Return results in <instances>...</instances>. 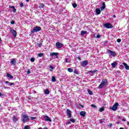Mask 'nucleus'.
I'll return each mask as SVG.
<instances>
[{
  "label": "nucleus",
  "instance_id": "nucleus-1",
  "mask_svg": "<svg viewBox=\"0 0 129 129\" xmlns=\"http://www.w3.org/2000/svg\"><path fill=\"white\" fill-rule=\"evenodd\" d=\"M21 120L23 123H26V122H28L30 120V118H29V115L27 114V113L24 114L22 115L21 118Z\"/></svg>",
  "mask_w": 129,
  "mask_h": 129
},
{
  "label": "nucleus",
  "instance_id": "nucleus-2",
  "mask_svg": "<svg viewBox=\"0 0 129 129\" xmlns=\"http://www.w3.org/2000/svg\"><path fill=\"white\" fill-rule=\"evenodd\" d=\"M107 80L106 79H103L102 80V82L101 84L99 85L98 86V89H101V88H103V87H105L106 85H107Z\"/></svg>",
  "mask_w": 129,
  "mask_h": 129
},
{
  "label": "nucleus",
  "instance_id": "nucleus-3",
  "mask_svg": "<svg viewBox=\"0 0 129 129\" xmlns=\"http://www.w3.org/2000/svg\"><path fill=\"white\" fill-rule=\"evenodd\" d=\"M107 52L109 53V57H115V56H116V53H115V51H113L112 50L108 49Z\"/></svg>",
  "mask_w": 129,
  "mask_h": 129
},
{
  "label": "nucleus",
  "instance_id": "nucleus-4",
  "mask_svg": "<svg viewBox=\"0 0 129 129\" xmlns=\"http://www.w3.org/2000/svg\"><path fill=\"white\" fill-rule=\"evenodd\" d=\"M118 105H119V104L117 102H116L114 103L113 107H110V108L113 111H116V109H117V107Z\"/></svg>",
  "mask_w": 129,
  "mask_h": 129
},
{
  "label": "nucleus",
  "instance_id": "nucleus-5",
  "mask_svg": "<svg viewBox=\"0 0 129 129\" xmlns=\"http://www.w3.org/2000/svg\"><path fill=\"white\" fill-rule=\"evenodd\" d=\"M41 30H42V28H41V27L39 26H36L33 29L31 32L32 33H36V32H40Z\"/></svg>",
  "mask_w": 129,
  "mask_h": 129
},
{
  "label": "nucleus",
  "instance_id": "nucleus-6",
  "mask_svg": "<svg viewBox=\"0 0 129 129\" xmlns=\"http://www.w3.org/2000/svg\"><path fill=\"white\" fill-rule=\"evenodd\" d=\"M103 27L106 28L107 29H111L113 28V26L110 23H106L103 25Z\"/></svg>",
  "mask_w": 129,
  "mask_h": 129
},
{
  "label": "nucleus",
  "instance_id": "nucleus-7",
  "mask_svg": "<svg viewBox=\"0 0 129 129\" xmlns=\"http://www.w3.org/2000/svg\"><path fill=\"white\" fill-rule=\"evenodd\" d=\"M55 46L58 49H61V48L63 47V44L59 42H57L55 44Z\"/></svg>",
  "mask_w": 129,
  "mask_h": 129
},
{
  "label": "nucleus",
  "instance_id": "nucleus-8",
  "mask_svg": "<svg viewBox=\"0 0 129 129\" xmlns=\"http://www.w3.org/2000/svg\"><path fill=\"white\" fill-rule=\"evenodd\" d=\"M67 114L68 115V117H69V118H71L72 114H71V111L70 110L68 109L67 110Z\"/></svg>",
  "mask_w": 129,
  "mask_h": 129
},
{
  "label": "nucleus",
  "instance_id": "nucleus-9",
  "mask_svg": "<svg viewBox=\"0 0 129 129\" xmlns=\"http://www.w3.org/2000/svg\"><path fill=\"white\" fill-rule=\"evenodd\" d=\"M43 119L46 121H52V120L48 116H43Z\"/></svg>",
  "mask_w": 129,
  "mask_h": 129
},
{
  "label": "nucleus",
  "instance_id": "nucleus-10",
  "mask_svg": "<svg viewBox=\"0 0 129 129\" xmlns=\"http://www.w3.org/2000/svg\"><path fill=\"white\" fill-rule=\"evenodd\" d=\"M88 64V61L87 60H85L82 62L81 65L83 67H85Z\"/></svg>",
  "mask_w": 129,
  "mask_h": 129
},
{
  "label": "nucleus",
  "instance_id": "nucleus-11",
  "mask_svg": "<svg viewBox=\"0 0 129 129\" xmlns=\"http://www.w3.org/2000/svg\"><path fill=\"white\" fill-rule=\"evenodd\" d=\"M95 12L97 15H100V14L101 13V11L99 8H97L95 9Z\"/></svg>",
  "mask_w": 129,
  "mask_h": 129
},
{
  "label": "nucleus",
  "instance_id": "nucleus-12",
  "mask_svg": "<svg viewBox=\"0 0 129 129\" xmlns=\"http://www.w3.org/2000/svg\"><path fill=\"white\" fill-rule=\"evenodd\" d=\"M10 63L11 64V65H16V64L17 63L16 59H11V60L10 61Z\"/></svg>",
  "mask_w": 129,
  "mask_h": 129
},
{
  "label": "nucleus",
  "instance_id": "nucleus-13",
  "mask_svg": "<svg viewBox=\"0 0 129 129\" xmlns=\"http://www.w3.org/2000/svg\"><path fill=\"white\" fill-rule=\"evenodd\" d=\"M11 32H12V34L13 35V36H14V37H17V31H16V30H11Z\"/></svg>",
  "mask_w": 129,
  "mask_h": 129
},
{
  "label": "nucleus",
  "instance_id": "nucleus-14",
  "mask_svg": "<svg viewBox=\"0 0 129 129\" xmlns=\"http://www.w3.org/2000/svg\"><path fill=\"white\" fill-rule=\"evenodd\" d=\"M50 56H55L56 58H58V53L52 52L50 54Z\"/></svg>",
  "mask_w": 129,
  "mask_h": 129
},
{
  "label": "nucleus",
  "instance_id": "nucleus-15",
  "mask_svg": "<svg viewBox=\"0 0 129 129\" xmlns=\"http://www.w3.org/2000/svg\"><path fill=\"white\" fill-rule=\"evenodd\" d=\"M122 64L124 66L125 69H126V70H129V66L127 65V64H126V63L123 62Z\"/></svg>",
  "mask_w": 129,
  "mask_h": 129
},
{
  "label": "nucleus",
  "instance_id": "nucleus-16",
  "mask_svg": "<svg viewBox=\"0 0 129 129\" xmlns=\"http://www.w3.org/2000/svg\"><path fill=\"white\" fill-rule=\"evenodd\" d=\"M5 83L6 84H8V86H12V85H15V83H10V82L9 81H6L5 82Z\"/></svg>",
  "mask_w": 129,
  "mask_h": 129
},
{
  "label": "nucleus",
  "instance_id": "nucleus-17",
  "mask_svg": "<svg viewBox=\"0 0 129 129\" xmlns=\"http://www.w3.org/2000/svg\"><path fill=\"white\" fill-rule=\"evenodd\" d=\"M80 115H81L82 116H83V117H84V116H85L86 114V112L85 111H81L80 113Z\"/></svg>",
  "mask_w": 129,
  "mask_h": 129
},
{
  "label": "nucleus",
  "instance_id": "nucleus-18",
  "mask_svg": "<svg viewBox=\"0 0 129 129\" xmlns=\"http://www.w3.org/2000/svg\"><path fill=\"white\" fill-rule=\"evenodd\" d=\"M116 65H117V63H116L115 61L111 63V66L113 67V68H115Z\"/></svg>",
  "mask_w": 129,
  "mask_h": 129
},
{
  "label": "nucleus",
  "instance_id": "nucleus-19",
  "mask_svg": "<svg viewBox=\"0 0 129 129\" xmlns=\"http://www.w3.org/2000/svg\"><path fill=\"white\" fill-rule=\"evenodd\" d=\"M7 77L10 78L11 79H13V78H14V77H13V76H12V75L10 74L9 73H7Z\"/></svg>",
  "mask_w": 129,
  "mask_h": 129
},
{
  "label": "nucleus",
  "instance_id": "nucleus-20",
  "mask_svg": "<svg viewBox=\"0 0 129 129\" xmlns=\"http://www.w3.org/2000/svg\"><path fill=\"white\" fill-rule=\"evenodd\" d=\"M96 72H97V70H95V71H90L89 72V73L91 74H95V73H96Z\"/></svg>",
  "mask_w": 129,
  "mask_h": 129
},
{
  "label": "nucleus",
  "instance_id": "nucleus-21",
  "mask_svg": "<svg viewBox=\"0 0 129 129\" xmlns=\"http://www.w3.org/2000/svg\"><path fill=\"white\" fill-rule=\"evenodd\" d=\"M45 7V4H39V8L40 9H44V7Z\"/></svg>",
  "mask_w": 129,
  "mask_h": 129
},
{
  "label": "nucleus",
  "instance_id": "nucleus-22",
  "mask_svg": "<svg viewBox=\"0 0 129 129\" xmlns=\"http://www.w3.org/2000/svg\"><path fill=\"white\" fill-rule=\"evenodd\" d=\"M105 3H103L102 4V7L101 8V11H103L105 9Z\"/></svg>",
  "mask_w": 129,
  "mask_h": 129
},
{
  "label": "nucleus",
  "instance_id": "nucleus-23",
  "mask_svg": "<svg viewBox=\"0 0 129 129\" xmlns=\"http://www.w3.org/2000/svg\"><path fill=\"white\" fill-rule=\"evenodd\" d=\"M13 121L14 122H17L18 121V118L16 116L13 117Z\"/></svg>",
  "mask_w": 129,
  "mask_h": 129
},
{
  "label": "nucleus",
  "instance_id": "nucleus-24",
  "mask_svg": "<svg viewBox=\"0 0 129 129\" xmlns=\"http://www.w3.org/2000/svg\"><path fill=\"white\" fill-rule=\"evenodd\" d=\"M45 94H49L50 93V91H49V89H46L44 91Z\"/></svg>",
  "mask_w": 129,
  "mask_h": 129
},
{
  "label": "nucleus",
  "instance_id": "nucleus-25",
  "mask_svg": "<svg viewBox=\"0 0 129 129\" xmlns=\"http://www.w3.org/2000/svg\"><path fill=\"white\" fill-rule=\"evenodd\" d=\"M51 81H52V82H56V78H55V77H54V76L52 77Z\"/></svg>",
  "mask_w": 129,
  "mask_h": 129
},
{
  "label": "nucleus",
  "instance_id": "nucleus-26",
  "mask_svg": "<svg viewBox=\"0 0 129 129\" xmlns=\"http://www.w3.org/2000/svg\"><path fill=\"white\" fill-rule=\"evenodd\" d=\"M87 33V31H81V35H85V34H86Z\"/></svg>",
  "mask_w": 129,
  "mask_h": 129
},
{
  "label": "nucleus",
  "instance_id": "nucleus-27",
  "mask_svg": "<svg viewBox=\"0 0 129 129\" xmlns=\"http://www.w3.org/2000/svg\"><path fill=\"white\" fill-rule=\"evenodd\" d=\"M31 126H29L28 125H26L24 126V129H30Z\"/></svg>",
  "mask_w": 129,
  "mask_h": 129
},
{
  "label": "nucleus",
  "instance_id": "nucleus-28",
  "mask_svg": "<svg viewBox=\"0 0 129 129\" xmlns=\"http://www.w3.org/2000/svg\"><path fill=\"white\" fill-rule=\"evenodd\" d=\"M96 39H100V38H101V35L100 34L97 35L96 37H95Z\"/></svg>",
  "mask_w": 129,
  "mask_h": 129
},
{
  "label": "nucleus",
  "instance_id": "nucleus-29",
  "mask_svg": "<svg viewBox=\"0 0 129 129\" xmlns=\"http://www.w3.org/2000/svg\"><path fill=\"white\" fill-rule=\"evenodd\" d=\"M73 7L75 9V8H77V4L76 3L73 4Z\"/></svg>",
  "mask_w": 129,
  "mask_h": 129
},
{
  "label": "nucleus",
  "instance_id": "nucleus-30",
  "mask_svg": "<svg viewBox=\"0 0 129 129\" xmlns=\"http://www.w3.org/2000/svg\"><path fill=\"white\" fill-rule=\"evenodd\" d=\"M42 42H43V41H41V42H40V43L37 44V46L38 47H39V48L42 47Z\"/></svg>",
  "mask_w": 129,
  "mask_h": 129
},
{
  "label": "nucleus",
  "instance_id": "nucleus-31",
  "mask_svg": "<svg viewBox=\"0 0 129 129\" xmlns=\"http://www.w3.org/2000/svg\"><path fill=\"white\" fill-rule=\"evenodd\" d=\"M88 92L89 94H90V95H92V94H93V93H92V91H91V90H88Z\"/></svg>",
  "mask_w": 129,
  "mask_h": 129
},
{
  "label": "nucleus",
  "instance_id": "nucleus-32",
  "mask_svg": "<svg viewBox=\"0 0 129 129\" xmlns=\"http://www.w3.org/2000/svg\"><path fill=\"white\" fill-rule=\"evenodd\" d=\"M44 56V53H40L38 54V57H43Z\"/></svg>",
  "mask_w": 129,
  "mask_h": 129
},
{
  "label": "nucleus",
  "instance_id": "nucleus-33",
  "mask_svg": "<svg viewBox=\"0 0 129 129\" xmlns=\"http://www.w3.org/2000/svg\"><path fill=\"white\" fill-rule=\"evenodd\" d=\"M104 110V107H101L99 109V111L100 112H102V111H103Z\"/></svg>",
  "mask_w": 129,
  "mask_h": 129
},
{
  "label": "nucleus",
  "instance_id": "nucleus-34",
  "mask_svg": "<svg viewBox=\"0 0 129 129\" xmlns=\"http://www.w3.org/2000/svg\"><path fill=\"white\" fill-rule=\"evenodd\" d=\"M68 71H69V72H73V70L71 68H68Z\"/></svg>",
  "mask_w": 129,
  "mask_h": 129
},
{
  "label": "nucleus",
  "instance_id": "nucleus-35",
  "mask_svg": "<svg viewBox=\"0 0 129 129\" xmlns=\"http://www.w3.org/2000/svg\"><path fill=\"white\" fill-rule=\"evenodd\" d=\"M70 121H71L72 122L74 123V122H75V119H74V118H71L70 119Z\"/></svg>",
  "mask_w": 129,
  "mask_h": 129
},
{
  "label": "nucleus",
  "instance_id": "nucleus-36",
  "mask_svg": "<svg viewBox=\"0 0 129 129\" xmlns=\"http://www.w3.org/2000/svg\"><path fill=\"white\" fill-rule=\"evenodd\" d=\"M91 106L92 107H93L94 108H97V107L95 105H94V104H92V105H91Z\"/></svg>",
  "mask_w": 129,
  "mask_h": 129
},
{
  "label": "nucleus",
  "instance_id": "nucleus-37",
  "mask_svg": "<svg viewBox=\"0 0 129 129\" xmlns=\"http://www.w3.org/2000/svg\"><path fill=\"white\" fill-rule=\"evenodd\" d=\"M30 61L31 62H35V58L34 57H32L31 59H30Z\"/></svg>",
  "mask_w": 129,
  "mask_h": 129
},
{
  "label": "nucleus",
  "instance_id": "nucleus-38",
  "mask_svg": "<svg viewBox=\"0 0 129 129\" xmlns=\"http://www.w3.org/2000/svg\"><path fill=\"white\" fill-rule=\"evenodd\" d=\"M117 43H120V42H121V39H117Z\"/></svg>",
  "mask_w": 129,
  "mask_h": 129
},
{
  "label": "nucleus",
  "instance_id": "nucleus-39",
  "mask_svg": "<svg viewBox=\"0 0 129 129\" xmlns=\"http://www.w3.org/2000/svg\"><path fill=\"white\" fill-rule=\"evenodd\" d=\"M20 7H21V8H23V7H24V4L23 3H21L20 4Z\"/></svg>",
  "mask_w": 129,
  "mask_h": 129
},
{
  "label": "nucleus",
  "instance_id": "nucleus-40",
  "mask_svg": "<svg viewBox=\"0 0 129 129\" xmlns=\"http://www.w3.org/2000/svg\"><path fill=\"white\" fill-rule=\"evenodd\" d=\"M30 73H31V71H30V70H28L27 72V74H30Z\"/></svg>",
  "mask_w": 129,
  "mask_h": 129
},
{
  "label": "nucleus",
  "instance_id": "nucleus-41",
  "mask_svg": "<svg viewBox=\"0 0 129 129\" xmlns=\"http://www.w3.org/2000/svg\"><path fill=\"white\" fill-rule=\"evenodd\" d=\"M11 25H14L15 24V21H11Z\"/></svg>",
  "mask_w": 129,
  "mask_h": 129
},
{
  "label": "nucleus",
  "instance_id": "nucleus-42",
  "mask_svg": "<svg viewBox=\"0 0 129 129\" xmlns=\"http://www.w3.org/2000/svg\"><path fill=\"white\" fill-rule=\"evenodd\" d=\"M31 118L32 120H33V119H36V117H31Z\"/></svg>",
  "mask_w": 129,
  "mask_h": 129
},
{
  "label": "nucleus",
  "instance_id": "nucleus-43",
  "mask_svg": "<svg viewBox=\"0 0 129 129\" xmlns=\"http://www.w3.org/2000/svg\"><path fill=\"white\" fill-rule=\"evenodd\" d=\"M99 122H100V123H102V122H103V120L100 119V120H99Z\"/></svg>",
  "mask_w": 129,
  "mask_h": 129
},
{
  "label": "nucleus",
  "instance_id": "nucleus-44",
  "mask_svg": "<svg viewBox=\"0 0 129 129\" xmlns=\"http://www.w3.org/2000/svg\"><path fill=\"white\" fill-rule=\"evenodd\" d=\"M13 12L14 13H16V12H17V10L16 9V8L13 9Z\"/></svg>",
  "mask_w": 129,
  "mask_h": 129
},
{
  "label": "nucleus",
  "instance_id": "nucleus-45",
  "mask_svg": "<svg viewBox=\"0 0 129 129\" xmlns=\"http://www.w3.org/2000/svg\"><path fill=\"white\" fill-rule=\"evenodd\" d=\"M10 9H15V6H10Z\"/></svg>",
  "mask_w": 129,
  "mask_h": 129
},
{
  "label": "nucleus",
  "instance_id": "nucleus-46",
  "mask_svg": "<svg viewBox=\"0 0 129 129\" xmlns=\"http://www.w3.org/2000/svg\"><path fill=\"white\" fill-rule=\"evenodd\" d=\"M71 123V122L70 121H69L67 122V124H70Z\"/></svg>",
  "mask_w": 129,
  "mask_h": 129
},
{
  "label": "nucleus",
  "instance_id": "nucleus-47",
  "mask_svg": "<svg viewBox=\"0 0 129 129\" xmlns=\"http://www.w3.org/2000/svg\"><path fill=\"white\" fill-rule=\"evenodd\" d=\"M49 68H50V69H54V67H53V66H50L49 67Z\"/></svg>",
  "mask_w": 129,
  "mask_h": 129
},
{
  "label": "nucleus",
  "instance_id": "nucleus-48",
  "mask_svg": "<svg viewBox=\"0 0 129 129\" xmlns=\"http://www.w3.org/2000/svg\"><path fill=\"white\" fill-rule=\"evenodd\" d=\"M68 62V58L66 59V63H67Z\"/></svg>",
  "mask_w": 129,
  "mask_h": 129
},
{
  "label": "nucleus",
  "instance_id": "nucleus-49",
  "mask_svg": "<svg viewBox=\"0 0 129 129\" xmlns=\"http://www.w3.org/2000/svg\"><path fill=\"white\" fill-rule=\"evenodd\" d=\"M78 60H81V58H80V57H78Z\"/></svg>",
  "mask_w": 129,
  "mask_h": 129
},
{
  "label": "nucleus",
  "instance_id": "nucleus-50",
  "mask_svg": "<svg viewBox=\"0 0 129 129\" xmlns=\"http://www.w3.org/2000/svg\"><path fill=\"white\" fill-rule=\"evenodd\" d=\"M122 121H125V118H123V119H122Z\"/></svg>",
  "mask_w": 129,
  "mask_h": 129
},
{
  "label": "nucleus",
  "instance_id": "nucleus-51",
  "mask_svg": "<svg viewBox=\"0 0 129 129\" xmlns=\"http://www.w3.org/2000/svg\"><path fill=\"white\" fill-rule=\"evenodd\" d=\"M116 123H117V124H119V121L116 122Z\"/></svg>",
  "mask_w": 129,
  "mask_h": 129
},
{
  "label": "nucleus",
  "instance_id": "nucleus-52",
  "mask_svg": "<svg viewBox=\"0 0 129 129\" xmlns=\"http://www.w3.org/2000/svg\"><path fill=\"white\" fill-rule=\"evenodd\" d=\"M109 126H110V127L112 126V124H110Z\"/></svg>",
  "mask_w": 129,
  "mask_h": 129
},
{
  "label": "nucleus",
  "instance_id": "nucleus-53",
  "mask_svg": "<svg viewBox=\"0 0 129 129\" xmlns=\"http://www.w3.org/2000/svg\"><path fill=\"white\" fill-rule=\"evenodd\" d=\"M27 3H29L30 2V0H26Z\"/></svg>",
  "mask_w": 129,
  "mask_h": 129
},
{
  "label": "nucleus",
  "instance_id": "nucleus-54",
  "mask_svg": "<svg viewBox=\"0 0 129 129\" xmlns=\"http://www.w3.org/2000/svg\"><path fill=\"white\" fill-rule=\"evenodd\" d=\"M74 73H76V74H77V71H74Z\"/></svg>",
  "mask_w": 129,
  "mask_h": 129
},
{
  "label": "nucleus",
  "instance_id": "nucleus-55",
  "mask_svg": "<svg viewBox=\"0 0 129 129\" xmlns=\"http://www.w3.org/2000/svg\"><path fill=\"white\" fill-rule=\"evenodd\" d=\"M113 18H116V16L115 15H114Z\"/></svg>",
  "mask_w": 129,
  "mask_h": 129
},
{
  "label": "nucleus",
  "instance_id": "nucleus-56",
  "mask_svg": "<svg viewBox=\"0 0 129 129\" xmlns=\"http://www.w3.org/2000/svg\"><path fill=\"white\" fill-rule=\"evenodd\" d=\"M119 129H124L123 127H120Z\"/></svg>",
  "mask_w": 129,
  "mask_h": 129
},
{
  "label": "nucleus",
  "instance_id": "nucleus-57",
  "mask_svg": "<svg viewBox=\"0 0 129 129\" xmlns=\"http://www.w3.org/2000/svg\"><path fill=\"white\" fill-rule=\"evenodd\" d=\"M0 96H2V93L0 92Z\"/></svg>",
  "mask_w": 129,
  "mask_h": 129
},
{
  "label": "nucleus",
  "instance_id": "nucleus-58",
  "mask_svg": "<svg viewBox=\"0 0 129 129\" xmlns=\"http://www.w3.org/2000/svg\"><path fill=\"white\" fill-rule=\"evenodd\" d=\"M4 88H7L6 87V86H4Z\"/></svg>",
  "mask_w": 129,
  "mask_h": 129
},
{
  "label": "nucleus",
  "instance_id": "nucleus-59",
  "mask_svg": "<svg viewBox=\"0 0 129 129\" xmlns=\"http://www.w3.org/2000/svg\"><path fill=\"white\" fill-rule=\"evenodd\" d=\"M38 129H42V127H39Z\"/></svg>",
  "mask_w": 129,
  "mask_h": 129
},
{
  "label": "nucleus",
  "instance_id": "nucleus-60",
  "mask_svg": "<svg viewBox=\"0 0 129 129\" xmlns=\"http://www.w3.org/2000/svg\"><path fill=\"white\" fill-rule=\"evenodd\" d=\"M50 71H52V70H50Z\"/></svg>",
  "mask_w": 129,
  "mask_h": 129
}]
</instances>
